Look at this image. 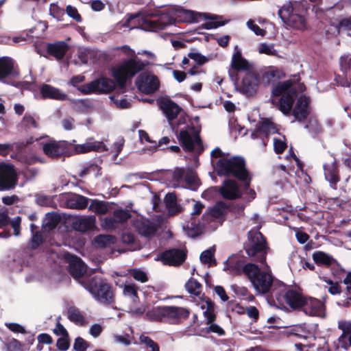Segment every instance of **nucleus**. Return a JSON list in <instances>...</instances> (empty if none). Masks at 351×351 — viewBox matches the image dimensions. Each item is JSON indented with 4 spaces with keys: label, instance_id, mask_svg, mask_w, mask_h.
Masks as SVG:
<instances>
[{
    "label": "nucleus",
    "instance_id": "1",
    "mask_svg": "<svg viewBox=\"0 0 351 351\" xmlns=\"http://www.w3.org/2000/svg\"><path fill=\"white\" fill-rule=\"evenodd\" d=\"M148 64L147 61H143L137 57L124 60L111 70L114 81L106 77H101L84 85L80 90L83 94L88 95L111 93L115 88L116 84L119 88L123 89L128 80L144 71Z\"/></svg>",
    "mask_w": 351,
    "mask_h": 351
},
{
    "label": "nucleus",
    "instance_id": "2",
    "mask_svg": "<svg viewBox=\"0 0 351 351\" xmlns=\"http://www.w3.org/2000/svg\"><path fill=\"white\" fill-rule=\"evenodd\" d=\"M299 74L293 75V79H289L282 82H278L271 90V95L274 97H280L278 101L272 99V104L278 106L284 114H289L298 95L295 85L298 84L299 90L302 93L306 89L304 83H300Z\"/></svg>",
    "mask_w": 351,
    "mask_h": 351
},
{
    "label": "nucleus",
    "instance_id": "3",
    "mask_svg": "<svg viewBox=\"0 0 351 351\" xmlns=\"http://www.w3.org/2000/svg\"><path fill=\"white\" fill-rule=\"evenodd\" d=\"M219 176L233 177L239 182H245V186L251 184L252 177L242 156L219 158L215 165Z\"/></svg>",
    "mask_w": 351,
    "mask_h": 351
},
{
    "label": "nucleus",
    "instance_id": "4",
    "mask_svg": "<svg viewBox=\"0 0 351 351\" xmlns=\"http://www.w3.org/2000/svg\"><path fill=\"white\" fill-rule=\"evenodd\" d=\"M175 20L183 23H197L202 18L209 19L210 21L206 22L202 25V27L206 29H215L226 25L229 21H222L223 16L211 14L209 13H200L190 10H186L181 7L172 8Z\"/></svg>",
    "mask_w": 351,
    "mask_h": 351
},
{
    "label": "nucleus",
    "instance_id": "5",
    "mask_svg": "<svg viewBox=\"0 0 351 351\" xmlns=\"http://www.w3.org/2000/svg\"><path fill=\"white\" fill-rule=\"evenodd\" d=\"M248 243L244 244V250L247 256L254 258L261 263L266 262V256L269 250L265 237L260 231L249 232Z\"/></svg>",
    "mask_w": 351,
    "mask_h": 351
},
{
    "label": "nucleus",
    "instance_id": "6",
    "mask_svg": "<svg viewBox=\"0 0 351 351\" xmlns=\"http://www.w3.org/2000/svg\"><path fill=\"white\" fill-rule=\"evenodd\" d=\"M246 271L247 278L259 293L265 294L270 292L271 296L272 290L278 289L274 285V277L268 272L261 271L257 265H249Z\"/></svg>",
    "mask_w": 351,
    "mask_h": 351
},
{
    "label": "nucleus",
    "instance_id": "7",
    "mask_svg": "<svg viewBox=\"0 0 351 351\" xmlns=\"http://www.w3.org/2000/svg\"><path fill=\"white\" fill-rule=\"evenodd\" d=\"M271 298L279 304H288L293 309L301 310L306 296L293 289H287L283 283H278V289L271 291Z\"/></svg>",
    "mask_w": 351,
    "mask_h": 351
},
{
    "label": "nucleus",
    "instance_id": "8",
    "mask_svg": "<svg viewBox=\"0 0 351 351\" xmlns=\"http://www.w3.org/2000/svg\"><path fill=\"white\" fill-rule=\"evenodd\" d=\"M88 291L99 303L112 305L115 303V293L112 286L103 279H93L87 287Z\"/></svg>",
    "mask_w": 351,
    "mask_h": 351
},
{
    "label": "nucleus",
    "instance_id": "9",
    "mask_svg": "<svg viewBox=\"0 0 351 351\" xmlns=\"http://www.w3.org/2000/svg\"><path fill=\"white\" fill-rule=\"evenodd\" d=\"M147 314L154 315L157 320L166 319L171 324H178L189 317L190 311L180 306H163L154 308Z\"/></svg>",
    "mask_w": 351,
    "mask_h": 351
},
{
    "label": "nucleus",
    "instance_id": "10",
    "mask_svg": "<svg viewBox=\"0 0 351 351\" xmlns=\"http://www.w3.org/2000/svg\"><path fill=\"white\" fill-rule=\"evenodd\" d=\"M191 130H193L192 134H190L186 130H181L178 135V141L184 150L192 152L196 145L197 152L201 154L204 151V146L199 131L196 130L194 126L191 127Z\"/></svg>",
    "mask_w": 351,
    "mask_h": 351
},
{
    "label": "nucleus",
    "instance_id": "11",
    "mask_svg": "<svg viewBox=\"0 0 351 351\" xmlns=\"http://www.w3.org/2000/svg\"><path fill=\"white\" fill-rule=\"evenodd\" d=\"M231 69L229 70V76L232 81L237 83L239 81V73H248L252 71L253 66L242 56L240 51L234 53L231 60Z\"/></svg>",
    "mask_w": 351,
    "mask_h": 351
},
{
    "label": "nucleus",
    "instance_id": "12",
    "mask_svg": "<svg viewBox=\"0 0 351 351\" xmlns=\"http://www.w3.org/2000/svg\"><path fill=\"white\" fill-rule=\"evenodd\" d=\"M187 253L186 249L171 248L160 254V260L165 265L179 267L185 262Z\"/></svg>",
    "mask_w": 351,
    "mask_h": 351
},
{
    "label": "nucleus",
    "instance_id": "13",
    "mask_svg": "<svg viewBox=\"0 0 351 351\" xmlns=\"http://www.w3.org/2000/svg\"><path fill=\"white\" fill-rule=\"evenodd\" d=\"M71 143L65 141H51L43 146L44 154L51 158H59L62 156H69Z\"/></svg>",
    "mask_w": 351,
    "mask_h": 351
},
{
    "label": "nucleus",
    "instance_id": "14",
    "mask_svg": "<svg viewBox=\"0 0 351 351\" xmlns=\"http://www.w3.org/2000/svg\"><path fill=\"white\" fill-rule=\"evenodd\" d=\"M20 74L19 69L14 65L12 58L8 56L0 58V82L16 86L14 81H8V76L18 77Z\"/></svg>",
    "mask_w": 351,
    "mask_h": 351
},
{
    "label": "nucleus",
    "instance_id": "15",
    "mask_svg": "<svg viewBox=\"0 0 351 351\" xmlns=\"http://www.w3.org/2000/svg\"><path fill=\"white\" fill-rule=\"evenodd\" d=\"M17 181V175L14 166L7 163L0 164V189H13Z\"/></svg>",
    "mask_w": 351,
    "mask_h": 351
},
{
    "label": "nucleus",
    "instance_id": "16",
    "mask_svg": "<svg viewBox=\"0 0 351 351\" xmlns=\"http://www.w3.org/2000/svg\"><path fill=\"white\" fill-rule=\"evenodd\" d=\"M254 264V263H251L245 264V260L243 258L237 254H232L224 261L223 270L228 271L232 275L240 276L243 274L247 276V273L246 272V268L249 265Z\"/></svg>",
    "mask_w": 351,
    "mask_h": 351
},
{
    "label": "nucleus",
    "instance_id": "17",
    "mask_svg": "<svg viewBox=\"0 0 351 351\" xmlns=\"http://www.w3.org/2000/svg\"><path fill=\"white\" fill-rule=\"evenodd\" d=\"M325 179L329 182L330 186L336 190L340 181L339 170L337 159L333 155L330 156L328 162L323 165Z\"/></svg>",
    "mask_w": 351,
    "mask_h": 351
},
{
    "label": "nucleus",
    "instance_id": "18",
    "mask_svg": "<svg viewBox=\"0 0 351 351\" xmlns=\"http://www.w3.org/2000/svg\"><path fill=\"white\" fill-rule=\"evenodd\" d=\"M219 193L223 199L228 200L237 199L243 195L239 183L235 180L230 178H227L222 182Z\"/></svg>",
    "mask_w": 351,
    "mask_h": 351
},
{
    "label": "nucleus",
    "instance_id": "19",
    "mask_svg": "<svg viewBox=\"0 0 351 351\" xmlns=\"http://www.w3.org/2000/svg\"><path fill=\"white\" fill-rule=\"evenodd\" d=\"M138 88L145 94L155 93L160 86L158 78L156 75H149L146 73L140 74L136 81Z\"/></svg>",
    "mask_w": 351,
    "mask_h": 351
},
{
    "label": "nucleus",
    "instance_id": "20",
    "mask_svg": "<svg viewBox=\"0 0 351 351\" xmlns=\"http://www.w3.org/2000/svg\"><path fill=\"white\" fill-rule=\"evenodd\" d=\"M278 132V130L275 123L265 118L256 125L255 129L251 134V137L253 139L261 138L264 141V138H268L271 134Z\"/></svg>",
    "mask_w": 351,
    "mask_h": 351
},
{
    "label": "nucleus",
    "instance_id": "21",
    "mask_svg": "<svg viewBox=\"0 0 351 351\" xmlns=\"http://www.w3.org/2000/svg\"><path fill=\"white\" fill-rule=\"evenodd\" d=\"M64 259L69 263V272L74 278H80L86 273V267L85 264L76 255L67 252L64 254Z\"/></svg>",
    "mask_w": 351,
    "mask_h": 351
},
{
    "label": "nucleus",
    "instance_id": "22",
    "mask_svg": "<svg viewBox=\"0 0 351 351\" xmlns=\"http://www.w3.org/2000/svg\"><path fill=\"white\" fill-rule=\"evenodd\" d=\"M310 97L302 95L297 100L295 107L292 110V114L295 120L302 122L311 114Z\"/></svg>",
    "mask_w": 351,
    "mask_h": 351
},
{
    "label": "nucleus",
    "instance_id": "23",
    "mask_svg": "<svg viewBox=\"0 0 351 351\" xmlns=\"http://www.w3.org/2000/svg\"><path fill=\"white\" fill-rule=\"evenodd\" d=\"M157 103L169 121L174 120L182 110V108L170 98L162 97L157 100Z\"/></svg>",
    "mask_w": 351,
    "mask_h": 351
},
{
    "label": "nucleus",
    "instance_id": "24",
    "mask_svg": "<svg viewBox=\"0 0 351 351\" xmlns=\"http://www.w3.org/2000/svg\"><path fill=\"white\" fill-rule=\"evenodd\" d=\"M301 310L310 316H322L324 314L325 305L317 298L306 296Z\"/></svg>",
    "mask_w": 351,
    "mask_h": 351
},
{
    "label": "nucleus",
    "instance_id": "25",
    "mask_svg": "<svg viewBox=\"0 0 351 351\" xmlns=\"http://www.w3.org/2000/svg\"><path fill=\"white\" fill-rule=\"evenodd\" d=\"M69 49V45L65 41L59 40L47 43L46 51L49 56L54 57L57 60H61L65 56Z\"/></svg>",
    "mask_w": 351,
    "mask_h": 351
},
{
    "label": "nucleus",
    "instance_id": "26",
    "mask_svg": "<svg viewBox=\"0 0 351 351\" xmlns=\"http://www.w3.org/2000/svg\"><path fill=\"white\" fill-rule=\"evenodd\" d=\"M258 77L256 73L250 71L245 73L241 84V92L247 95H254L258 84Z\"/></svg>",
    "mask_w": 351,
    "mask_h": 351
},
{
    "label": "nucleus",
    "instance_id": "27",
    "mask_svg": "<svg viewBox=\"0 0 351 351\" xmlns=\"http://www.w3.org/2000/svg\"><path fill=\"white\" fill-rule=\"evenodd\" d=\"M75 152L77 154H84L92 151L103 152L107 150L103 142L93 141L89 138L83 144L75 145Z\"/></svg>",
    "mask_w": 351,
    "mask_h": 351
},
{
    "label": "nucleus",
    "instance_id": "28",
    "mask_svg": "<svg viewBox=\"0 0 351 351\" xmlns=\"http://www.w3.org/2000/svg\"><path fill=\"white\" fill-rule=\"evenodd\" d=\"M40 92L43 99L59 101H65L67 99L66 94L62 93L59 88L46 84L40 86Z\"/></svg>",
    "mask_w": 351,
    "mask_h": 351
},
{
    "label": "nucleus",
    "instance_id": "29",
    "mask_svg": "<svg viewBox=\"0 0 351 351\" xmlns=\"http://www.w3.org/2000/svg\"><path fill=\"white\" fill-rule=\"evenodd\" d=\"M95 226V219L90 217L80 218L73 223V228L77 231L82 232L90 230Z\"/></svg>",
    "mask_w": 351,
    "mask_h": 351
},
{
    "label": "nucleus",
    "instance_id": "30",
    "mask_svg": "<svg viewBox=\"0 0 351 351\" xmlns=\"http://www.w3.org/2000/svg\"><path fill=\"white\" fill-rule=\"evenodd\" d=\"M313 261L318 265H325L330 267L336 263V260L330 254L322 251H316L313 255Z\"/></svg>",
    "mask_w": 351,
    "mask_h": 351
},
{
    "label": "nucleus",
    "instance_id": "31",
    "mask_svg": "<svg viewBox=\"0 0 351 351\" xmlns=\"http://www.w3.org/2000/svg\"><path fill=\"white\" fill-rule=\"evenodd\" d=\"M165 204L170 215H176L181 211L174 193H168L165 197Z\"/></svg>",
    "mask_w": 351,
    "mask_h": 351
},
{
    "label": "nucleus",
    "instance_id": "32",
    "mask_svg": "<svg viewBox=\"0 0 351 351\" xmlns=\"http://www.w3.org/2000/svg\"><path fill=\"white\" fill-rule=\"evenodd\" d=\"M300 7L301 6L299 4L293 5L291 2H289L287 4L284 5L279 9L278 14L282 21L286 23L294 12V10H300Z\"/></svg>",
    "mask_w": 351,
    "mask_h": 351
},
{
    "label": "nucleus",
    "instance_id": "33",
    "mask_svg": "<svg viewBox=\"0 0 351 351\" xmlns=\"http://www.w3.org/2000/svg\"><path fill=\"white\" fill-rule=\"evenodd\" d=\"M206 309L203 312L204 317L206 320V324L215 322L217 319L215 313V303L209 298L205 300Z\"/></svg>",
    "mask_w": 351,
    "mask_h": 351
},
{
    "label": "nucleus",
    "instance_id": "34",
    "mask_svg": "<svg viewBox=\"0 0 351 351\" xmlns=\"http://www.w3.org/2000/svg\"><path fill=\"white\" fill-rule=\"evenodd\" d=\"M89 199L81 195H77L69 199L68 204L69 208L72 209L82 210L87 208Z\"/></svg>",
    "mask_w": 351,
    "mask_h": 351
},
{
    "label": "nucleus",
    "instance_id": "35",
    "mask_svg": "<svg viewBox=\"0 0 351 351\" xmlns=\"http://www.w3.org/2000/svg\"><path fill=\"white\" fill-rule=\"evenodd\" d=\"M229 206L223 202H218L216 204L210 208L209 215L215 218L219 219L226 215Z\"/></svg>",
    "mask_w": 351,
    "mask_h": 351
},
{
    "label": "nucleus",
    "instance_id": "36",
    "mask_svg": "<svg viewBox=\"0 0 351 351\" xmlns=\"http://www.w3.org/2000/svg\"><path fill=\"white\" fill-rule=\"evenodd\" d=\"M68 319L75 324L84 325L85 319L80 310L75 307H71L67 311Z\"/></svg>",
    "mask_w": 351,
    "mask_h": 351
},
{
    "label": "nucleus",
    "instance_id": "37",
    "mask_svg": "<svg viewBox=\"0 0 351 351\" xmlns=\"http://www.w3.org/2000/svg\"><path fill=\"white\" fill-rule=\"evenodd\" d=\"M286 24L295 29H303L306 25V19L303 15L293 12Z\"/></svg>",
    "mask_w": 351,
    "mask_h": 351
},
{
    "label": "nucleus",
    "instance_id": "38",
    "mask_svg": "<svg viewBox=\"0 0 351 351\" xmlns=\"http://www.w3.org/2000/svg\"><path fill=\"white\" fill-rule=\"evenodd\" d=\"M201 226L194 217H191L186 225V230L189 236L195 237L201 233Z\"/></svg>",
    "mask_w": 351,
    "mask_h": 351
},
{
    "label": "nucleus",
    "instance_id": "39",
    "mask_svg": "<svg viewBox=\"0 0 351 351\" xmlns=\"http://www.w3.org/2000/svg\"><path fill=\"white\" fill-rule=\"evenodd\" d=\"M88 208L97 215H104L108 211L107 203L97 199L92 200Z\"/></svg>",
    "mask_w": 351,
    "mask_h": 351
},
{
    "label": "nucleus",
    "instance_id": "40",
    "mask_svg": "<svg viewBox=\"0 0 351 351\" xmlns=\"http://www.w3.org/2000/svg\"><path fill=\"white\" fill-rule=\"evenodd\" d=\"M202 285L195 279L191 278L185 284V288L190 294L199 296L202 292Z\"/></svg>",
    "mask_w": 351,
    "mask_h": 351
},
{
    "label": "nucleus",
    "instance_id": "41",
    "mask_svg": "<svg viewBox=\"0 0 351 351\" xmlns=\"http://www.w3.org/2000/svg\"><path fill=\"white\" fill-rule=\"evenodd\" d=\"M112 219L110 221H114L117 223H123L127 221L131 217L130 213L127 210L117 209L113 212Z\"/></svg>",
    "mask_w": 351,
    "mask_h": 351
},
{
    "label": "nucleus",
    "instance_id": "42",
    "mask_svg": "<svg viewBox=\"0 0 351 351\" xmlns=\"http://www.w3.org/2000/svg\"><path fill=\"white\" fill-rule=\"evenodd\" d=\"M214 255L215 251L211 249H208L201 253L199 258L203 264H209L210 265L216 266L217 263Z\"/></svg>",
    "mask_w": 351,
    "mask_h": 351
},
{
    "label": "nucleus",
    "instance_id": "43",
    "mask_svg": "<svg viewBox=\"0 0 351 351\" xmlns=\"http://www.w3.org/2000/svg\"><path fill=\"white\" fill-rule=\"evenodd\" d=\"M138 230L141 235L145 237H151L154 235L156 229L153 225L141 222L138 226Z\"/></svg>",
    "mask_w": 351,
    "mask_h": 351
},
{
    "label": "nucleus",
    "instance_id": "44",
    "mask_svg": "<svg viewBox=\"0 0 351 351\" xmlns=\"http://www.w3.org/2000/svg\"><path fill=\"white\" fill-rule=\"evenodd\" d=\"M262 79L265 84L274 83L280 79V72L278 70H269L264 73Z\"/></svg>",
    "mask_w": 351,
    "mask_h": 351
},
{
    "label": "nucleus",
    "instance_id": "45",
    "mask_svg": "<svg viewBox=\"0 0 351 351\" xmlns=\"http://www.w3.org/2000/svg\"><path fill=\"white\" fill-rule=\"evenodd\" d=\"M335 265H332L331 267L332 274L336 281L343 282L344 279L346 270L342 268L340 265L336 261L334 263Z\"/></svg>",
    "mask_w": 351,
    "mask_h": 351
},
{
    "label": "nucleus",
    "instance_id": "46",
    "mask_svg": "<svg viewBox=\"0 0 351 351\" xmlns=\"http://www.w3.org/2000/svg\"><path fill=\"white\" fill-rule=\"evenodd\" d=\"M60 221V217L56 213H48L46 217L45 226L49 230L55 228Z\"/></svg>",
    "mask_w": 351,
    "mask_h": 351
},
{
    "label": "nucleus",
    "instance_id": "47",
    "mask_svg": "<svg viewBox=\"0 0 351 351\" xmlns=\"http://www.w3.org/2000/svg\"><path fill=\"white\" fill-rule=\"evenodd\" d=\"M138 287L134 283L125 285L123 293L125 295L130 296L134 301L139 299L138 295Z\"/></svg>",
    "mask_w": 351,
    "mask_h": 351
},
{
    "label": "nucleus",
    "instance_id": "48",
    "mask_svg": "<svg viewBox=\"0 0 351 351\" xmlns=\"http://www.w3.org/2000/svg\"><path fill=\"white\" fill-rule=\"evenodd\" d=\"M128 272L135 280L142 283L146 282L149 280L147 274L139 269H130L128 270Z\"/></svg>",
    "mask_w": 351,
    "mask_h": 351
},
{
    "label": "nucleus",
    "instance_id": "49",
    "mask_svg": "<svg viewBox=\"0 0 351 351\" xmlns=\"http://www.w3.org/2000/svg\"><path fill=\"white\" fill-rule=\"evenodd\" d=\"M23 126L27 129L38 128V123L36 119L30 114L26 113L21 121Z\"/></svg>",
    "mask_w": 351,
    "mask_h": 351
},
{
    "label": "nucleus",
    "instance_id": "50",
    "mask_svg": "<svg viewBox=\"0 0 351 351\" xmlns=\"http://www.w3.org/2000/svg\"><path fill=\"white\" fill-rule=\"evenodd\" d=\"M139 340L147 348H150L151 351H160L158 344L149 337L141 335L139 337Z\"/></svg>",
    "mask_w": 351,
    "mask_h": 351
},
{
    "label": "nucleus",
    "instance_id": "51",
    "mask_svg": "<svg viewBox=\"0 0 351 351\" xmlns=\"http://www.w3.org/2000/svg\"><path fill=\"white\" fill-rule=\"evenodd\" d=\"M114 237L110 234H99L95 238V241L101 247H106L114 243Z\"/></svg>",
    "mask_w": 351,
    "mask_h": 351
},
{
    "label": "nucleus",
    "instance_id": "52",
    "mask_svg": "<svg viewBox=\"0 0 351 351\" xmlns=\"http://www.w3.org/2000/svg\"><path fill=\"white\" fill-rule=\"evenodd\" d=\"M49 13L51 16L58 21H61L64 16L65 10L56 3H51L49 6Z\"/></svg>",
    "mask_w": 351,
    "mask_h": 351
},
{
    "label": "nucleus",
    "instance_id": "53",
    "mask_svg": "<svg viewBox=\"0 0 351 351\" xmlns=\"http://www.w3.org/2000/svg\"><path fill=\"white\" fill-rule=\"evenodd\" d=\"M92 172H96V176L101 175V167H99L96 164H90L86 167H84V169L80 173L79 176L81 178H84L86 176L90 174Z\"/></svg>",
    "mask_w": 351,
    "mask_h": 351
},
{
    "label": "nucleus",
    "instance_id": "54",
    "mask_svg": "<svg viewBox=\"0 0 351 351\" xmlns=\"http://www.w3.org/2000/svg\"><path fill=\"white\" fill-rule=\"evenodd\" d=\"M185 182L192 190H195L199 184L197 176L193 172H189L186 174Z\"/></svg>",
    "mask_w": 351,
    "mask_h": 351
},
{
    "label": "nucleus",
    "instance_id": "55",
    "mask_svg": "<svg viewBox=\"0 0 351 351\" xmlns=\"http://www.w3.org/2000/svg\"><path fill=\"white\" fill-rule=\"evenodd\" d=\"M340 66L343 73L347 75L351 70V56L346 55L340 58Z\"/></svg>",
    "mask_w": 351,
    "mask_h": 351
},
{
    "label": "nucleus",
    "instance_id": "56",
    "mask_svg": "<svg viewBox=\"0 0 351 351\" xmlns=\"http://www.w3.org/2000/svg\"><path fill=\"white\" fill-rule=\"evenodd\" d=\"M188 57L193 60L197 65L202 66L206 63L209 59L198 52H189Z\"/></svg>",
    "mask_w": 351,
    "mask_h": 351
},
{
    "label": "nucleus",
    "instance_id": "57",
    "mask_svg": "<svg viewBox=\"0 0 351 351\" xmlns=\"http://www.w3.org/2000/svg\"><path fill=\"white\" fill-rule=\"evenodd\" d=\"M66 12L68 16L76 22L81 23L82 21V17L79 14L78 10L75 7L69 5L66 8Z\"/></svg>",
    "mask_w": 351,
    "mask_h": 351
},
{
    "label": "nucleus",
    "instance_id": "58",
    "mask_svg": "<svg viewBox=\"0 0 351 351\" xmlns=\"http://www.w3.org/2000/svg\"><path fill=\"white\" fill-rule=\"evenodd\" d=\"M167 18V16H162L158 20L151 21L149 22L151 27L155 29H164L166 26L170 23L165 21V19Z\"/></svg>",
    "mask_w": 351,
    "mask_h": 351
},
{
    "label": "nucleus",
    "instance_id": "59",
    "mask_svg": "<svg viewBox=\"0 0 351 351\" xmlns=\"http://www.w3.org/2000/svg\"><path fill=\"white\" fill-rule=\"evenodd\" d=\"M287 147L285 141L277 138H274V149L277 154H282Z\"/></svg>",
    "mask_w": 351,
    "mask_h": 351
},
{
    "label": "nucleus",
    "instance_id": "60",
    "mask_svg": "<svg viewBox=\"0 0 351 351\" xmlns=\"http://www.w3.org/2000/svg\"><path fill=\"white\" fill-rule=\"evenodd\" d=\"M88 347V343L82 337H78L75 339L73 349L75 351H86Z\"/></svg>",
    "mask_w": 351,
    "mask_h": 351
},
{
    "label": "nucleus",
    "instance_id": "61",
    "mask_svg": "<svg viewBox=\"0 0 351 351\" xmlns=\"http://www.w3.org/2000/svg\"><path fill=\"white\" fill-rule=\"evenodd\" d=\"M258 52L268 56H274L276 53L274 48V45H268L267 43H261L258 47Z\"/></svg>",
    "mask_w": 351,
    "mask_h": 351
},
{
    "label": "nucleus",
    "instance_id": "62",
    "mask_svg": "<svg viewBox=\"0 0 351 351\" xmlns=\"http://www.w3.org/2000/svg\"><path fill=\"white\" fill-rule=\"evenodd\" d=\"M207 333L213 332L217 334L219 336H223L226 335L225 330L218 324L214 322L210 323L209 326L206 328Z\"/></svg>",
    "mask_w": 351,
    "mask_h": 351
},
{
    "label": "nucleus",
    "instance_id": "63",
    "mask_svg": "<svg viewBox=\"0 0 351 351\" xmlns=\"http://www.w3.org/2000/svg\"><path fill=\"white\" fill-rule=\"evenodd\" d=\"M339 328L342 330L339 341L341 338L348 337L349 344L351 346V324H339Z\"/></svg>",
    "mask_w": 351,
    "mask_h": 351
},
{
    "label": "nucleus",
    "instance_id": "64",
    "mask_svg": "<svg viewBox=\"0 0 351 351\" xmlns=\"http://www.w3.org/2000/svg\"><path fill=\"white\" fill-rule=\"evenodd\" d=\"M56 346L60 351H66L70 346L69 337H62L59 338L57 340Z\"/></svg>",
    "mask_w": 351,
    "mask_h": 351
}]
</instances>
